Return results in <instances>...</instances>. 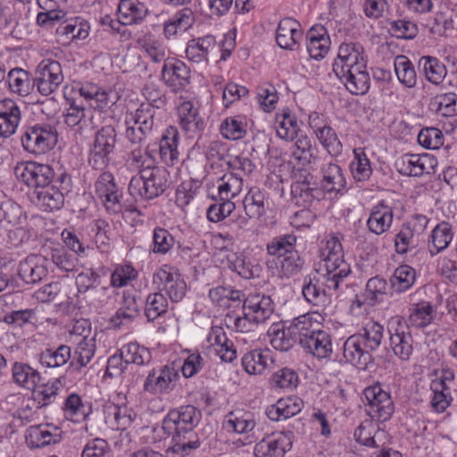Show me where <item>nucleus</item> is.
Instances as JSON below:
<instances>
[{
    "instance_id": "1",
    "label": "nucleus",
    "mask_w": 457,
    "mask_h": 457,
    "mask_svg": "<svg viewBox=\"0 0 457 457\" xmlns=\"http://www.w3.org/2000/svg\"><path fill=\"white\" fill-rule=\"evenodd\" d=\"M201 419V412L193 405H185L169 411L162 420L164 433L170 436L168 453L173 457H185L200 446L195 428Z\"/></svg>"
},
{
    "instance_id": "2",
    "label": "nucleus",
    "mask_w": 457,
    "mask_h": 457,
    "mask_svg": "<svg viewBox=\"0 0 457 457\" xmlns=\"http://www.w3.org/2000/svg\"><path fill=\"white\" fill-rule=\"evenodd\" d=\"M239 290H234L230 287H217L209 291V297L212 303L222 309H232L235 312L242 309L244 314L258 312L262 314L274 312L273 301L270 296L263 295H249L246 298Z\"/></svg>"
},
{
    "instance_id": "3",
    "label": "nucleus",
    "mask_w": 457,
    "mask_h": 457,
    "mask_svg": "<svg viewBox=\"0 0 457 457\" xmlns=\"http://www.w3.org/2000/svg\"><path fill=\"white\" fill-rule=\"evenodd\" d=\"M322 267L320 270L322 284L328 290H337L343 279L351 270L350 265L344 259L343 246L337 236L327 239L326 245L320 250Z\"/></svg>"
},
{
    "instance_id": "4",
    "label": "nucleus",
    "mask_w": 457,
    "mask_h": 457,
    "mask_svg": "<svg viewBox=\"0 0 457 457\" xmlns=\"http://www.w3.org/2000/svg\"><path fill=\"white\" fill-rule=\"evenodd\" d=\"M169 171L161 166H148L140 175L133 176L129 185L131 195L153 200L162 195L170 186Z\"/></svg>"
},
{
    "instance_id": "5",
    "label": "nucleus",
    "mask_w": 457,
    "mask_h": 457,
    "mask_svg": "<svg viewBox=\"0 0 457 457\" xmlns=\"http://www.w3.org/2000/svg\"><path fill=\"white\" fill-rule=\"evenodd\" d=\"M71 188V177L62 167H58L55 180L41 189L35 190L37 204L45 211L60 210L64 204V195L70 193Z\"/></svg>"
},
{
    "instance_id": "6",
    "label": "nucleus",
    "mask_w": 457,
    "mask_h": 457,
    "mask_svg": "<svg viewBox=\"0 0 457 457\" xmlns=\"http://www.w3.org/2000/svg\"><path fill=\"white\" fill-rule=\"evenodd\" d=\"M58 134L55 128L49 124L27 126L21 135L23 149L35 155L46 154L57 144Z\"/></svg>"
},
{
    "instance_id": "7",
    "label": "nucleus",
    "mask_w": 457,
    "mask_h": 457,
    "mask_svg": "<svg viewBox=\"0 0 457 457\" xmlns=\"http://www.w3.org/2000/svg\"><path fill=\"white\" fill-rule=\"evenodd\" d=\"M58 165L56 168L58 169ZM16 178L35 190L41 189L55 180L58 170L49 164L36 162H20L14 168Z\"/></svg>"
},
{
    "instance_id": "8",
    "label": "nucleus",
    "mask_w": 457,
    "mask_h": 457,
    "mask_svg": "<svg viewBox=\"0 0 457 457\" xmlns=\"http://www.w3.org/2000/svg\"><path fill=\"white\" fill-rule=\"evenodd\" d=\"M363 395L368 402L366 412L372 420L386 422L391 419L395 404L390 393L381 384L376 383L366 387Z\"/></svg>"
},
{
    "instance_id": "9",
    "label": "nucleus",
    "mask_w": 457,
    "mask_h": 457,
    "mask_svg": "<svg viewBox=\"0 0 457 457\" xmlns=\"http://www.w3.org/2000/svg\"><path fill=\"white\" fill-rule=\"evenodd\" d=\"M367 60L363 46L358 42H345L338 47L337 57L333 63V72L337 78L344 77L345 71L363 69Z\"/></svg>"
},
{
    "instance_id": "10",
    "label": "nucleus",
    "mask_w": 457,
    "mask_h": 457,
    "mask_svg": "<svg viewBox=\"0 0 457 457\" xmlns=\"http://www.w3.org/2000/svg\"><path fill=\"white\" fill-rule=\"evenodd\" d=\"M116 130L111 126L102 127L95 136L94 145L90 151L89 163L96 170L106 167L111 160L116 145Z\"/></svg>"
},
{
    "instance_id": "11",
    "label": "nucleus",
    "mask_w": 457,
    "mask_h": 457,
    "mask_svg": "<svg viewBox=\"0 0 457 457\" xmlns=\"http://www.w3.org/2000/svg\"><path fill=\"white\" fill-rule=\"evenodd\" d=\"M95 192L110 213L118 214L122 211V191L115 183L110 172H103L95 182Z\"/></svg>"
},
{
    "instance_id": "12",
    "label": "nucleus",
    "mask_w": 457,
    "mask_h": 457,
    "mask_svg": "<svg viewBox=\"0 0 457 457\" xmlns=\"http://www.w3.org/2000/svg\"><path fill=\"white\" fill-rule=\"evenodd\" d=\"M62 82V70L57 61L44 60L38 64L34 84L41 95L50 96L58 90Z\"/></svg>"
},
{
    "instance_id": "13",
    "label": "nucleus",
    "mask_w": 457,
    "mask_h": 457,
    "mask_svg": "<svg viewBox=\"0 0 457 457\" xmlns=\"http://www.w3.org/2000/svg\"><path fill=\"white\" fill-rule=\"evenodd\" d=\"M179 373L174 367L165 365L151 370L143 385L144 391L154 395H168L174 390Z\"/></svg>"
},
{
    "instance_id": "14",
    "label": "nucleus",
    "mask_w": 457,
    "mask_h": 457,
    "mask_svg": "<svg viewBox=\"0 0 457 457\" xmlns=\"http://www.w3.org/2000/svg\"><path fill=\"white\" fill-rule=\"evenodd\" d=\"M291 194L296 204L304 207L311 205L314 200H319L322 195L313 181V176L306 170H300L295 174Z\"/></svg>"
},
{
    "instance_id": "15",
    "label": "nucleus",
    "mask_w": 457,
    "mask_h": 457,
    "mask_svg": "<svg viewBox=\"0 0 457 457\" xmlns=\"http://www.w3.org/2000/svg\"><path fill=\"white\" fill-rule=\"evenodd\" d=\"M293 433L284 431L267 436L256 444L254 457H283L292 447Z\"/></svg>"
},
{
    "instance_id": "16",
    "label": "nucleus",
    "mask_w": 457,
    "mask_h": 457,
    "mask_svg": "<svg viewBox=\"0 0 457 457\" xmlns=\"http://www.w3.org/2000/svg\"><path fill=\"white\" fill-rule=\"evenodd\" d=\"M372 350L365 345V338L356 334L349 337L344 344V358L346 362L359 370H367L373 361L370 354Z\"/></svg>"
},
{
    "instance_id": "17",
    "label": "nucleus",
    "mask_w": 457,
    "mask_h": 457,
    "mask_svg": "<svg viewBox=\"0 0 457 457\" xmlns=\"http://www.w3.org/2000/svg\"><path fill=\"white\" fill-rule=\"evenodd\" d=\"M300 345L307 353L319 360L329 359L333 353L331 337L321 329L312 330L310 335L301 337Z\"/></svg>"
},
{
    "instance_id": "18",
    "label": "nucleus",
    "mask_w": 457,
    "mask_h": 457,
    "mask_svg": "<svg viewBox=\"0 0 457 457\" xmlns=\"http://www.w3.org/2000/svg\"><path fill=\"white\" fill-rule=\"evenodd\" d=\"M162 78L173 92H180L189 84L190 70L183 62H166L162 69Z\"/></svg>"
},
{
    "instance_id": "19",
    "label": "nucleus",
    "mask_w": 457,
    "mask_h": 457,
    "mask_svg": "<svg viewBox=\"0 0 457 457\" xmlns=\"http://www.w3.org/2000/svg\"><path fill=\"white\" fill-rule=\"evenodd\" d=\"M26 443L30 448H40L61 441V430L53 425L29 427L25 435Z\"/></svg>"
},
{
    "instance_id": "20",
    "label": "nucleus",
    "mask_w": 457,
    "mask_h": 457,
    "mask_svg": "<svg viewBox=\"0 0 457 457\" xmlns=\"http://www.w3.org/2000/svg\"><path fill=\"white\" fill-rule=\"evenodd\" d=\"M21 116L20 107L13 100L0 101V137L8 138L16 132Z\"/></svg>"
},
{
    "instance_id": "21",
    "label": "nucleus",
    "mask_w": 457,
    "mask_h": 457,
    "mask_svg": "<svg viewBox=\"0 0 457 457\" xmlns=\"http://www.w3.org/2000/svg\"><path fill=\"white\" fill-rule=\"evenodd\" d=\"M153 281L159 287H163L172 302L180 301L186 294V283L179 274L160 269L154 274Z\"/></svg>"
},
{
    "instance_id": "22",
    "label": "nucleus",
    "mask_w": 457,
    "mask_h": 457,
    "mask_svg": "<svg viewBox=\"0 0 457 457\" xmlns=\"http://www.w3.org/2000/svg\"><path fill=\"white\" fill-rule=\"evenodd\" d=\"M179 126L188 137H194L204 129V119L191 102L182 103L179 109Z\"/></svg>"
},
{
    "instance_id": "23",
    "label": "nucleus",
    "mask_w": 457,
    "mask_h": 457,
    "mask_svg": "<svg viewBox=\"0 0 457 457\" xmlns=\"http://www.w3.org/2000/svg\"><path fill=\"white\" fill-rule=\"evenodd\" d=\"M393 210L384 202L373 206L367 220V227L370 233L380 236L388 231L393 223Z\"/></svg>"
},
{
    "instance_id": "24",
    "label": "nucleus",
    "mask_w": 457,
    "mask_h": 457,
    "mask_svg": "<svg viewBox=\"0 0 457 457\" xmlns=\"http://www.w3.org/2000/svg\"><path fill=\"white\" fill-rule=\"evenodd\" d=\"M274 364V356L270 349H256L244 355L242 365L252 375L262 374Z\"/></svg>"
},
{
    "instance_id": "25",
    "label": "nucleus",
    "mask_w": 457,
    "mask_h": 457,
    "mask_svg": "<svg viewBox=\"0 0 457 457\" xmlns=\"http://www.w3.org/2000/svg\"><path fill=\"white\" fill-rule=\"evenodd\" d=\"M430 162L431 159L428 155L403 154L395 161V166L403 176L419 177L424 173H430L427 167Z\"/></svg>"
},
{
    "instance_id": "26",
    "label": "nucleus",
    "mask_w": 457,
    "mask_h": 457,
    "mask_svg": "<svg viewBox=\"0 0 457 457\" xmlns=\"http://www.w3.org/2000/svg\"><path fill=\"white\" fill-rule=\"evenodd\" d=\"M45 259L38 255H29L20 262L18 275L27 284H35L47 275Z\"/></svg>"
},
{
    "instance_id": "27",
    "label": "nucleus",
    "mask_w": 457,
    "mask_h": 457,
    "mask_svg": "<svg viewBox=\"0 0 457 457\" xmlns=\"http://www.w3.org/2000/svg\"><path fill=\"white\" fill-rule=\"evenodd\" d=\"M31 390V402L37 410H40L56 402L62 390V383L59 379H54L38 386H36Z\"/></svg>"
},
{
    "instance_id": "28",
    "label": "nucleus",
    "mask_w": 457,
    "mask_h": 457,
    "mask_svg": "<svg viewBox=\"0 0 457 457\" xmlns=\"http://www.w3.org/2000/svg\"><path fill=\"white\" fill-rule=\"evenodd\" d=\"M322 174L321 184L328 192H342L346 187V180L340 166L330 159L325 162L320 168Z\"/></svg>"
},
{
    "instance_id": "29",
    "label": "nucleus",
    "mask_w": 457,
    "mask_h": 457,
    "mask_svg": "<svg viewBox=\"0 0 457 457\" xmlns=\"http://www.w3.org/2000/svg\"><path fill=\"white\" fill-rule=\"evenodd\" d=\"M179 133L177 128L172 126L167 128L162 135L159 153L162 162L169 166L174 165L179 161Z\"/></svg>"
},
{
    "instance_id": "30",
    "label": "nucleus",
    "mask_w": 457,
    "mask_h": 457,
    "mask_svg": "<svg viewBox=\"0 0 457 457\" xmlns=\"http://www.w3.org/2000/svg\"><path fill=\"white\" fill-rule=\"evenodd\" d=\"M215 37L207 35L188 41L186 48L187 58L195 63L208 62V55L215 48Z\"/></svg>"
},
{
    "instance_id": "31",
    "label": "nucleus",
    "mask_w": 457,
    "mask_h": 457,
    "mask_svg": "<svg viewBox=\"0 0 457 457\" xmlns=\"http://www.w3.org/2000/svg\"><path fill=\"white\" fill-rule=\"evenodd\" d=\"M208 341L222 361L231 362L236 359L237 352L233 343L227 338L222 328L212 327Z\"/></svg>"
},
{
    "instance_id": "32",
    "label": "nucleus",
    "mask_w": 457,
    "mask_h": 457,
    "mask_svg": "<svg viewBox=\"0 0 457 457\" xmlns=\"http://www.w3.org/2000/svg\"><path fill=\"white\" fill-rule=\"evenodd\" d=\"M297 26L296 21L291 18L280 21L277 29L276 41L281 48L294 50L303 37Z\"/></svg>"
},
{
    "instance_id": "33",
    "label": "nucleus",
    "mask_w": 457,
    "mask_h": 457,
    "mask_svg": "<svg viewBox=\"0 0 457 457\" xmlns=\"http://www.w3.org/2000/svg\"><path fill=\"white\" fill-rule=\"evenodd\" d=\"M146 7L132 0H120L118 6V23L128 26L140 23L147 15Z\"/></svg>"
},
{
    "instance_id": "34",
    "label": "nucleus",
    "mask_w": 457,
    "mask_h": 457,
    "mask_svg": "<svg viewBox=\"0 0 457 457\" xmlns=\"http://www.w3.org/2000/svg\"><path fill=\"white\" fill-rule=\"evenodd\" d=\"M256 426L255 415L251 411L236 410L229 412L224 422L228 431L232 430L237 434H249Z\"/></svg>"
},
{
    "instance_id": "35",
    "label": "nucleus",
    "mask_w": 457,
    "mask_h": 457,
    "mask_svg": "<svg viewBox=\"0 0 457 457\" xmlns=\"http://www.w3.org/2000/svg\"><path fill=\"white\" fill-rule=\"evenodd\" d=\"M345 73L344 77L338 79L352 95H364L368 92L370 79L367 71V66L363 69H353L351 71H345Z\"/></svg>"
},
{
    "instance_id": "36",
    "label": "nucleus",
    "mask_w": 457,
    "mask_h": 457,
    "mask_svg": "<svg viewBox=\"0 0 457 457\" xmlns=\"http://www.w3.org/2000/svg\"><path fill=\"white\" fill-rule=\"evenodd\" d=\"M303 406V401L298 397H287L279 399L268 411L272 420L289 419L299 413Z\"/></svg>"
},
{
    "instance_id": "37",
    "label": "nucleus",
    "mask_w": 457,
    "mask_h": 457,
    "mask_svg": "<svg viewBox=\"0 0 457 457\" xmlns=\"http://www.w3.org/2000/svg\"><path fill=\"white\" fill-rule=\"evenodd\" d=\"M453 234L452 226L442 221L438 223L432 230L430 240L428 241V249L431 256H435L440 252L446 249L453 240Z\"/></svg>"
},
{
    "instance_id": "38",
    "label": "nucleus",
    "mask_w": 457,
    "mask_h": 457,
    "mask_svg": "<svg viewBox=\"0 0 457 457\" xmlns=\"http://www.w3.org/2000/svg\"><path fill=\"white\" fill-rule=\"evenodd\" d=\"M385 431L371 420L361 422L354 431V437L361 445L369 447H378L381 445Z\"/></svg>"
},
{
    "instance_id": "39",
    "label": "nucleus",
    "mask_w": 457,
    "mask_h": 457,
    "mask_svg": "<svg viewBox=\"0 0 457 457\" xmlns=\"http://www.w3.org/2000/svg\"><path fill=\"white\" fill-rule=\"evenodd\" d=\"M136 412L126 405L111 404L106 407L105 419L116 429L125 430L136 419Z\"/></svg>"
},
{
    "instance_id": "40",
    "label": "nucleus",
    "mask_w": 457,
    "mask_h": 457,
    "mask_svg": "<svg viewBox=\"0 0 457 457\" xmlns=\"http://www.w3.org/2000/svg\"><path fill=\"white\" fill-rule=\"evenodd\" d=\"M76 285L79 294L89 293V296L105 295L109 290L107 287L101 286L100 276L91 270L79 273Z\"/></svg>"
},
{
    "instance_id": "41",
    "label": "nucleus",
    "mask_w": 457,
    "mask_h": 457,
    "mask_svg": "<svg viewBox=\"0 0 457 457\" xmlns=\"http://www.w3.org/2000/svg\"><path fill=\"white\" fill-rule=\"evenodd\" d=\"M93 118V113L90 110L72 103L66 111L64 122L69 127H77L78 130L82 131L83 129L94 128Z\"/></svg>"
},
{
    "instance_id": "42",
    "label": "nucleus",
    "mask_w": 457,
    "mask_h": 457,
    "mask_svg": "<svg viewBox=\"0 0 457 457\" xmlns=\"http://www.w3.org/2000/svg\"><path fill=\"white\" fill-rule=\"evenodd\" d=\"M7 82L12 93L27 96L35 87L28 71L21 68L12 69L7 75Z\"/></svg>"
},
{
    "instance_id": "43",
    "label": "nucleus",
    "mask_w": 457,
    "mask_h": 457,
    "mask_svg": "<svg viewBox=\"0 0 457 457\" xmlns=\"http://www.w3.org/2000/svg\"><path fill=\"white\" fill-rule=\"evenodd\" d=\"M295 150L292 154L303 166L315 162L318 157V147L306 135H301L295 143Z\"/></svg>"
},
{
    "instance_id": "44",
    "label": "nucleus",
    "mask_w": 457,
    "mask_h": 457,
    "mask_svg": "<svg viewBox=\"0 0 457 457\" xmlns=\"http://www.w3.org/2000/svg\"><path fill=\"white\" fill-rule=\"evenodd\" d=\"M419 67L422 69L426 79L435 85L443 82L447 74L445 65L434 56H422L419 61Z\"/></svg>"
},
{
    "instance_id": "45",
    "label": "nucleus",
    "mask_w": 457,
    "mask_h": 457,
    "mask_svg": "<svg viewBox=\"0 0 457 457\" xmlns=\"http://www.w3.org/2000/svg\"><path fill=\"white\" fill-rule=\"evenodd\" d=\"M13 381L29 390L34 388L41 379L40 373L31 366L15 362L12 369Z\"/></svg>"
},
{
    "instance_id": "46",
    "label": "nucleus",
    "mask_w": 457,
    "mask_h": 457,
    "mask_svg": "<svg viewBox=\"0 0 457 457\" xmlns=\"http://www.w3.org/2000/svg\"><path fill=\"white\" fill-rule=\"evenodd\" d=\"M228 265L230 270L245 279L259 278L262 271L260 265L246 262L245 257L239 253H231L228 255Z\"/></svg>"
},
{
    "instance_id": "47",
    "label": "nucleus",
    "mask_w": 457,
    "mask_h": 457,
    "mask_svg": "<svg viewBox=\"0 0 457 457\" xmlns=\"http://www.w3.org/2000/svg\"><path fill=\"white\" fill-rule=\"evenodd\" d=\"M321 146L330 157H338L343 153V144L337 131L328 124L314 134Z\"/></svg>"
},
{
    "instance_id": "48",
    "label": "nucleus",
    "mask_w": 457,
    "mask_h": 457,
    "mask_svg": "<svg viewBox=\"0 0 457 457\" xmlns=\"http://www.w3.org/2000/svg\"><path fill=\"white\" fill-rule=\"evenodd\" d=\"M429 108L445 117L457 115V94L450 92L436 95L430 99Z\"/></svg>"
},
{
    "instance_id": "49",
    "label": "nucleus",
    "mask_w": 457,
    "mask_h": 457,
    "mask_svg": "<svg viewBox=\"0 0 457 457\" xmlns=\"http://www.w3.org/2000/svg\"><path fill=\"white\" fill-rule=\"evenodd\" d=\"M265 196L257 187L251 188L244 198L243 205L246 216L259 219L265 214Z\"/></svg>"
},
{
    "instance_id": "50",
    "label": "nucleus",
    "mask_w": 457,
    "mask_h": 457,
    "mask_svg": "<svg viewBox=\"0 0 457 457\" xmlns=\"http://www.w3.org/2000/svg\"><path fill=\"white\" fill-rule=\"evenodd\" d=\"M395 71L400 83L411 88L416 86L417 75L414 65L404 55H397L394 62Z\"/></svg>"
},
{
    "instance_id": "51",
    "label": "nucleus",
    "mask_w": 457,
    "mask_h": 457,
    "mask_svg": "<svg viewBox=\"0 0 457 457\" xmlns=\"http://www.w3.org/2000/svg\"><path fill=\"white\" fill-rule=\"evenodd\" d=\"M71 359V347L65 345L58 346L56 349H46L39 354V361L47 368L61 367Z\"/></svg>"
},
{
    "instance_id": "52",
    "label": "nucleus",
    "mask_w": 457,
    "mask_h": 457,
    "mask_svg": "<svg viewBox=\"0 0 457 457\" xmlns=\"http://www.w3.org/2000/svg\"><path fill=\"white\" fill-rule=\"evenodd\" d=\"M353 160L350 164V169L353 179L356 181H366L372 174L370 162L364 150L355 148L353 150Z\"/></svg>"
},
{
    "instance_id": "53",
    "label": "nucleus",
    "mask_w": 457,
    "mask_h": 457,
    "mask_svg": "<svg viewBox=\"0 0 457 457\" xmlns=\"http://www.w3.org/2000/svg\"><path fill=\"white\" fill-rule=\"evenodd\" d=\"M243 186V180L233 172L224 174L218 182L219 200L232 199L237 195Z\"/></svg>"
},
{
    "instance_id": "54",
    "label": "nucleus",
    "mask_w": 457,
    "mask_h": 457,
    "mask_svg": "<svg viewBox=\"0 0 457 457\" xmlns=\"http://www.w3.org/2000/svg\"><path fill=\"white\" fill-rule=\"evenodd\" d=\"M271 329L273 337L270 342L276 350L287 352L294 346L297 336L289 331L287 323L274 324Z\"/></svg>"
},
{
    "instance_id": "55",
    "label": "nucleus",
    "mask_w": 457,
    "mask_h": 457,
    "mask_svg": "<svg viewBox=\"0 0 457 457\" xmlns=\"http://www.w3.org/2000/svg\"><path fill=\"white\" fill-rule=\"evenodd\" d=\"M193 23L192 12L189 9H183L173 15L164 24L163 32L166 37H170L178 31L187 30Z\"/></svg>"
},
{
    "instance_id": "56",
    "label": "nucleus",
    "mask_w": 457,
    "mask_h": 457,
    "mask_svg": "<svg viewBox=\"0 0 457 457\" xmlns=\"http://www.w3.org/2000/svg\"><path fill=\"white\" fill-rule=\"evenodd\" d=\"M416 279L415 270L409 265H401L395 269L390 282L392 288L398 293L410 289Z\"/></svg>"
},
{
    "instance_id": "57",
    "label": "nucleus",
    "mask_w": 457,
    "mask_h": 457,
    "mask_svg": "<svg viewBox=\"0 0 457 457\" xmlns=\"http://www.w3.org/2000/svg\"><path fill=\"white\" fill-rule=\"evenodd\" d=\"M55 32L68 40L85 39L88 36V25L78 20L65 21L56 26Z\"/></svg>"
},
{
    "instance_id": "58",
    "label": "nucleus",
    "mask_w": 457,
    "mask_h": 457,
    "mask_svg": "<svg viewBox=\"0 0 457 457\" xmlns=\"http://www.w3.org/2000/svg\"><path fill=\"white\" fill-rule=\"evenodd\" d=\"M296 237L287 234L274 237L268 245L267 251L270 255L277 257L278 261L295 251Z\"/></svg>"
},
{
    "instance_id": "59",
    "label": "nucleus",
    "mask_w": 457,
    "mask_h": 457,
    "mask_svg": "<svg viewBox=\"0 0 457 457\" xmlns=\"http://www.w3.org/2000/svg\"><path fill=\"white\" fill-rule=\"evenodd\" d=\"M122 357L125 364L135 363L137 365L148 364L152 360L150 351L140 346L137 343H129L125 345L121 349Z\"/></svg>"
},
{
    "instance_id": "60",
    "label": "nucleus",
    "mask_w": 457,
    "mask_h": 457,
    "mask_svg": "<svg viewBox=\"0 0 457 457\" xmlns=\"http://www.w3.org/2000/svg\"><path fill=\"white\" fill-rule=\"evenodd\" d=\"M390 344L396 356L403 361L409 360L412 353V338L410 333L396 330L391 334Z\"/></svg>"
},
{
    "instance_id": "61",
    "label": "nucleus",
    "mask_w": 457,
    "mask_h": 457,
    "mask_svg": "<svg viewBox=\"0 0 457 457\" xmlns=\"http://www.w3.org/2000/svg\"><path fill=\"white\" fill-rule=\"evenodd\" d=\"M433 397L431 399V406L436 412H444L450 404L452 400L450 388L446 386L445 381H433L431 384Z\"/></svg>"
},
{
    "instance_id": "62",
    "label": "nucleus",
    "mask_w": 457,
    "mask_h": 457,
    "mask_svg": "<svg viewBox=\"0 0 457 457\" xmlns=\"http://www.w3.org/2000/svg\"><path fill=\"white\" fill-rule=\"evenodd\" d=\"M277 135L285 140L291 141L296 135L298 130L296 119L288 112L277 114L276 117Z\"/></svg>"
},
{
    "instance_id": "63",
    "label": "nucleus",
    "mask_w": 457,
    "mask_h": 457,
    "mask_svg": "<svg viewBox=\"0 0 457 457\" xmlns=\"http://www.w3.org/2000/svg\"><path fill=\"white\" fill-rule=\"evenodd\" d=\"M299 382L297 373L289 368H283L274 372L270 378L272 387L281 389H293L297 386Z\"/></svg>"
},
{
    "instance_id": "64",
    "label": "nucleus",
    "mask_w": 457,
    "mask_h": 457,
    "mask_svg": "<svg viewBox=\"0 0 457 457\" xmlns=\"http://www.w3.org/2000/svg\"><path fill=\"white\" fill-rule=\"evenodd\" d=\"M220 133L228 139L239 140L246 135V125L239 117H229L222 121Z\"/></svg>"
}]
</instances>
